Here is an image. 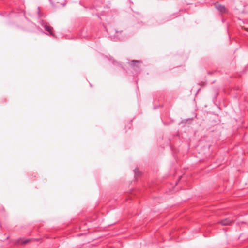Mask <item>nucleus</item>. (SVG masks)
Here are the masks:
<instances>
[{
	"label": "nucleus",
	"instance_id": "1",
	"mask_svg": "<svg viewBox=\"0 0 248 248\" xmlns=\"http://www.w3.org/2000/svg\"><path fill=\"white\" fill-rule=\"evenodd\" d=\"M233 220H231L228 218L225 219L224 220H222L220 221L219 223L221 224L223 226L225 225H230L232 224V223L233 222Z\"/></svg>",
	"mask_w": 248,
	"mask_h": 248
},
{
	"label": "nucleus",
	"instance_id": "7",
	"mask_svg": "<svg viewBox=\"0 0 248 248\" xmlns=\"http://www.w3.org/2000/svg\"><path fill=\"white\" fill-rule=\"evenodd\" d=\"M28 241H29V240H26V241H25V242H23V244H25V243H27Z\"/></svg>",
	"mask_w": 248,
	"mask_h": 248
},
{
	"label": "nucleus",
	"instance_id": "3",
	"mask_svg": "<svg viewBox=\"0 0 248 248\" xmlns=\"http://www.w3.org/2000/svg\"><path fill=\"white\" fill-rule=\"evenodd\" d=\"M215 6L217 9L222 12H225L226 11L225 7L223 5H222L218 3L215 4Z\"/></svg>",
	"mask_w": 248,
	"mask_h": 248
},
{
	"label": "nucleus",
	"instance_id": "2",
	"mask_svg": "<svg viewBox=\"0 0 248 248\" xmlns=\"http://www.w3.org/2000/svg\"><path fill=\"white\" fill-rule=\"evenodd\" d=\"M142 63V62L139 60H132L129 62V64H130L132 66H136L138 67L140 64Z\"/></svg>",
	"mask_w": 248,
	"mask_h": 248
},
{
	"label": "nucleus",
	"instance_id": "5",
	"mask_svg": "<svg viewBox=\"0 0 248 248\" xmlns=\"http://www.w3.org/2000/svg\"><path fill=\"white\" fill-rule=\"evenodd\" d=\"M8 236H6L5 234L3 235V237L0 239V241H3L4 240L7 239L8 238Z\"/></svg>",
	"mask_w": 248,
	"mask_h": 248
},
{
	"label": "nucleus",
	"instance_id": "4",
	"mask_svg": "<svg viewBox=\"0 0 248 248\" xmlns=\"http://www.w3.org/2000/svg\"><path fill=\"white\" fill-rule=\"evenodd\" d=\"M45 29L47 30V31L48 32H49L51 34L53 35V33H52V27H50V26H47V25H46L45 26Z\"/></svg>",
	"mask_w": 248,
	"mask_h": 248
},
{
	"label": "nucleus",
	"instance_id": "6",
	"mask_svg": "<svg viewBox=\"0 0 248 248\" xmlns=\"http://www.w3.org/2000/svg\"><path fill=\"white\" fill-rule=\"evenodd\" d=\"M14 15V14L13 13H10L9 15H8V16L9 17H12L13 15Z\"/></svg>",
	"mask_w": 248,
	"mask_h": 248
},
{
	"label": "nucleus",
	"instance_id": "8",
	"mask_svg": "<svg viewBox=\"0 0 248 248\" xmlns=\"http://www.w3.org/2000/svg\"><path fill=\"white\" fill-rule=\"evenodd\" d=\"M0 212H2V211H4V209L3 208H2L1 210H0Z\"/></svg>",
	"mask_w": 248,
	"mask_h": 248
}]
</instances>
